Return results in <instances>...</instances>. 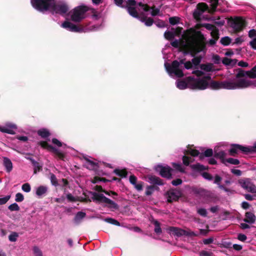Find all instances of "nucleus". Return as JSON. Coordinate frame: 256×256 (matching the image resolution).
<instances>
[{
    "label": "nucleus",
    "instance_id": "nucleus-63",
    "mask_svg": "<svg viewBox=\"0 0 256 256\" xmlns=\"http://www.w3.org/2000/svg\"><path fill=\"white\" fill-rule=\"evenodd\" d=\"M200 62V59L198 58H195L192 59V62L195 66L198 65Z\"/></svg>",
    "mask_w": 256,
    "mask_h": 256
},
{
    "label": "nucleus",
    "instance_id": "nucleus-57",
    "mask_svg": "<svg viewBox=\"0 0 256 256\" xmlns=\"http://www.w3.org/2000/svg\"><path fill=\"white\" fill-rule=\"evenodd\" d=\"M114 4L122 8H126V6L122 5L124 0H114Z\"/></svg>",
    "mask_w": 256,
    "mask_h": 256
},
{
    "label": "nucleus",
    "instance_id": "nucleus-35",
    "mask_svg": "<svg viewBox=\"0 0 256 256\" xmlns=\"http://www.w3.org/2000/svg\"><path fill=\"white\" fill-rule=\"evenodd\" d=\"M180 18L178 16H172L169 18V22L170 24L174 26L180 23Z\"/></svg>",
    "mask_w": 256,
    "mask_h": 256
},
{
    "label": "nucleus",
    "instance_id": "nucleus-7",
    "mask_svg": "<svg viewBox=\"0 0 256 256\" xmlns=\"http://www.w3.org/2000/svg\"><path fill=\"white\" fill-rule=\"evenodd\" d=\"M204 28L210 32H218V29L214 24L200 23L196 24L194 27L184 30L183 32H201Z\"/></svg>",
    "mask_w": 256,
    "mask_h": 256
},
{
    "label": "nucleus",
    "instance_id": "nucleus-46",
    "mask_svg": "<svg viewBox=\"0 0 256 256\" xmlns=\"http://www.w3.org/2000/svg\"><path fill=\"white\" fill-rule=\"evenodd\" d=\"M144 186V182H139L136 184H135L134 186V188L138 192L141 191L142 190Z\"/></svg>",
    "mask_w": 256,
    "mask_h": 256
},
{
    "label": "nucleus",
    "instance_id": "nucleus-21",
    "mask_svg": "<svg viewBox=\"0 0 256 256\" xmlns=\"http://www.w3.org/2000/svg\"><path fill=\"white\" fill-rule=\"evenodd\" d=\"M3 165L8 172H10L13 168V166L10 160L7 157H3Z\"/></svg>",
    "mask_w": 256,
    "mask_h": 256
},
{
    "label": "nucleus",
    "instance_id": "nucleus-3",
    "mask_svg": "<svg viewBox=\"0 0 256 256\" xmlns=\"http://www.w3.org/2000/svg\"><path fill=\"white\" fill-rule=\"evenodd\" d=\"M192 62L190 61L184 62V60H174L170 64L167 62L164 63V67L170 76L172 78H180L184 76V68L188 70L192 68Z\"/></svg>",
    "mask_w": 256,
    "mask_h": 256
},
{
    "label": "nucleus",
    "instance_id": "nucleus-27",
    "mask_svg": "<svg viewBox=\"0 0 256 256\" xmlns=\"http://www.w3.org/2000/svg\"><path fill=\"white\" fill-rule=\"evenodd\" d=\"M222 163L224 164L225 165H226V163H228L234 165H238L240 164V161L238 160L236 158H226V160H224L222 161Z\"/></svg>",
    "mask_w": 256,
    "mask_h": 256
},
{
    "label": "nucleus",
    "instance_id": "nucleus-23",
    "mask_svg": "<svg viewBox=\"0 0 256 256\" xmlns=\"http://www.w3.org/2000/svg\"><path fill=\"white\" fill-rule=\"evenodd\" d=\"M244 221L248 224H254L256 221V216L251 212H246V218L244 219Z\"/></svg>",
    "mask_w": 256,
    "mask_h": 256
},
{
    "label": "nucleus",
    "instance_id": "nucleus-5",
    "mask_svg": "<svg viewBox=\"0 0 256 256\" xmlns=\"http://www.w3.org/2000/svg\"><path fill=\"white\" fill-rule=\"evenodd\" d=\"M228 24L234 30V32L243 31L248 25L245 18L242 16H235L228 19Z\"/></svg>",
    "mask_w": 256,
    "mask_h": 256
},
{
    "label": "nucleus",
    "instance_id": "nucleus-32",
    "mask_svg": "<svg viewBox=\"0 0 256 256\" xmlns=\"http://www.w3.org/2000/svg\"><path fill=\"white\" fill-rule=\"evenodd\" d=\"M236 62V60L235 59H230L225 58L222 60V63L227 66H233Z\"/></svg>",
    "mask_w": 256,
    "mask_h": 256
},
{
    "label": "nucleus",
    "instance_id": "nucleus-61",
    "mask_svg": "<svg viewBox=\"0 0 256 256\" xmlns=\"http://www.w3.org/2000/svg\"><path fill=\"white\" fill-rule=\"evenodd\" d=\"M231 172L238 176H240L242 174L241 170L238 169H232Z\"/></svg>",
    "mask_w": 256,
    "mask_h": 256
},
{
    "label": "nucleus",
    "instance_id": "nucleus-54",
    "mask_svg": "<svg viewBox=\"0 0 256 256\" xmlns=\"http://www.w3.org/2000/svg\"><path fill=\"white\" fill-rule=\"evenodd\" d=\"M52 142L58 147L62 146L63 145L66 146V144H62L60 140L55 138L52 139Z\"/></svg>",
    "mask_w": 256,
    "mask_h": 256
},
{
    "label": "nucleus",
    "instance_id": "nucleus-39",
    "mask_svg": "<svg viewBox=\"0 0 256 256\" xmlns=\"http://www.w3.org/2000/svg\"><path fill=\"white\" fill-rule=\"evenodd\" d=\"M104 221L114 225L120 226V223L118 221L112 218H106L104 219Z\"/></svg>",
    "mask_w": 256,
    "mask_h": 256
},
{
    "label": "nucleus",
    "instance_id": "nucleus-49",
    "mask_svg": "<svg viewBox=\"0 0 256 256\" xmlns=\"http://www.w3.org/2000/svg\"><path fill=\"white\" fill-rule=\"evenodd\" d=\"M10 198V196L8 195L4 198H0V205L4 204L7 202Z\"/></svg>",
    "mask_w": 256,
    "mask_h": 256
},
{
    "label": "nucleus",
    "instance_id": "nucleus-34",
    "mask_svg": "<svg viewBox=\"0 0 256 256\" xmlns=\"http://www.w3.org/2000/svg\"><path fill=\"white\" fill-rule=\"evenodd\" d=\"M34 173L36 174L38 172H40L42 170V164H40L37 162H33Z\"/></svg>",
    "mask_w": 256,
    "mask_h": 256
},
{
    "label": "nucleus",
    "instance_id": "nucleus-11",
    "mask_svg": "<svg viewBox=\"0 0 256 256\" xmlns=\"http://www.w3.org/2000/svg\"><path fill=\"white\" fill-rule=\"evenodd\" d=\"M187 153L190 154L191 156H182L183 164L186 166L194 161V160L192 156H198L200 152L196 150L190 148L187 150Z\"/></svg>",
    "mask_w": 256,
    "mask_h": 256
},
{
    "label": "nucleus",
    "instance_id": "nucleus-51",
    "mask_svg": "<svg viewBox=\"0 0 256 256\" xmlns=\"http://www.w3.org/2000/svg\"><path fill=\"white\" fill-rule=\"evenodd\" d=\"M247 148L249 150H247V154L252 152H256V142L252 146H248Z\"/></svg>",
    "mask_w": 256,
    "mask_h": 256
},
{
    "label": "nucleus",
    "instance_id": "nucleus-41",
    "mask_svg": "<svg viewBox=\"0 0 256 256\" xmlns=\"http://www.w3.org/2000/svg\"><path fill=\"white\" fill-rule=\"evenodd\" d=\"M33 252L35 256H42V254L40 250L36 246L33 248Z\"/></svg>",
    "mask_w": 256,
    "mask_h": 256
},
{
    "label": "nucleus",
    "instance_id": "nucleus-13",
    "mask_svg": "<svg viewBox=\"0 0 256 256\" xmlns=\"http://www.w3.org/2000/svg\"><path fill=\"white\" fill-rule=\"evenodd\" d=\"M156 170L160 172V174L164 178H170L172 176V172L173 170L168 166L158 165L156 167Z\"/></svg>",
    "mask_w": 256,
    "mask_h": 256
},
{
    "label": "nucleus",
    "instance_id": "nucleus-19",
    "mask_svg": "<svg viewBox=\"0 0 256 256\" xmlns=\"http://www.w3.org/2000/svg\"><path fill=\"white\" fill-rule=\"evenodd\" d=\"M54 10L56 13L63 15L68 12L69 8L66 4H61L54 5Z\"/></svg>",
    "mask_w": 256,
    "mask_h": 256
},
{
    "label": "nucleus",
    "instance_id": "nucleus-56",
    "mask_svg": "<svg viewBox=\"0 0 256 256\" xmlns=\"http://www.w3.org/2000/svg\"><path fill=\"white\" fill-rule=\"evenodd\" d=\"M212 253L210 252L202 250L200 252V256H212Z\"/></svg>",
    "mask_w": 256,
    "mask_h": 256
},
{
    "label": "nucleus",
    "instance_id": "nucleus-33",
    "mask_svg": "<svg viewBox=\"0 0 256 256\" xmlns=\"http://www.w3.org/2000/svg\"><path fill=\"white\" fill-rule=\"evenodd\" d=\"M192 169L197 171H202L206 169V168L200 164H196L190 166Z\"/></svg>",
    "mask_w": 256,
    "mask_h": 256
},
{
    "label": "nucleus",
    "instance_id": "nucleus-43",
    "mask_svg": "<svg viewBox=\"0 0 256 256\" xmlns=\"http://www.w3.org/2000/svg\"><path fill=\"white\" fill-rule=\"evenodd\" d=\"M22 190L26 192H28L31 190L30 186L28 183H25L22 186Z\"/></svg>",
    "mask_w": 256,
    "mask_h": 256
},
{
    "label": "nucleus",
    "instance_id": "nucleus-1",
    "mask_svg": "<svg viewBox=\"0 0 256 256\" xmlns=\"http://www.w3.org/2000/svg\"><path fill=\"white\" fill-rule=\"evenodd\" d=\"M213 70L212 64H202L200 70L193 71L198 78L192 82V89L204 90L210 88L212 90L226 89L228 90L244 89L250 86L252 82L247 80L246 76L256 77V66L251 70L245 71L242 68L234 70V78L222 82L215 81L211 79V76L206 72Z\"/></svg>",
    "mask_w": 256,
    "mask_h": 256
},
{
    "label": "nucleus",
    "instance_id": "nucleus-31",
    "mask_svg": "<svg viewBox=\"0 0 256 256\" xmlns=\"http://www.w3.org/2000/svg\"><path fill=\"white\" fill-rule=\"evenodd\" d=\"M86 214L84 212H78L74 217V222L76 224H78L80 222L85 216Z\"/></svg>",
    "mask_w": 256,
    "mask_h": 256
},
{
    "label": "nucleus",
    "instance_id": "nucleus-52",
    "mask_svg": "<svg viewBox=\"0 0 256 256\" xmlns=\"http://www.w3.org/2000/svg\"><path fill=\"white\" fill-rule=\"evenodd\" d=\"M24 199L23 195L21 193H17L16 195V201L17 202H21Z\"/></svg>",
    "mask_w": 256,
    "mask_h": 256
},
{
    "label": "nucleus",
    "instance_id": "nucleus-55",
    "mask_svg": "<svg viewBox=\"0 0 256 256\" xmlns=\"http://www.w3.org/2000/svg\"><path fill=\"white\" fill-rule=\"evenodd\" d=\"M130 182L134 186L137 183V178L134 175H131L129 178Z\"/></svg>",
    "mask_w": 256,
    "mask_h": 256
},
{
    "label": "nucleus",
    "instance_id": "nucleus-4",
    "mask_svg": "<svg viewBox=\"0 0 256 256\" xmlns=\"http://www.w3.org/2000/svg\"><path fill=\"white\" fill-rule=\"evenodd\" d=\"M210 6L205 2H199L196 6V8L193 12V17L197 21L200 22L201 16L204 12L213 14L216 11L218 5V0H210Z\"/></svg>",
    "mask_w": 256,
    "mask_h": 256
},
{
    "label": "nucleus",
    "instance_id": "nucleus-2",
    "mask_svg": "<svg viewBox=\"0 0 256 256\" xmlns=\"http://www.w3.org/2000/svg\"><path fill=\"white\" fill-rule=\"evenodd\" d=\"M200 33H164V38L171 41V45L180 47L196 54L201 51L204 47L202 38L198 34Z\"/></svg>",
    "mask_w": 256,
    "mask_h": 256
},
{
    "label": "nucleus",
    "instance_id": "nucleus-15",
    "mask_svg": "<svg viewBox=\"0 0 256 256\" xmlns=\"http://www.w3.org/2000/svg\"><path fill=\"white\" fill-rule=\"evenodd\" d=\"M96 199L101 202H104L108 204L110 208L117 209L118 205L114 201L106 198L103 194H98L96 196Z\"/></svg>",
    "mask_w": 256,
    "mask_h": 256
},
{
    "label": "nucleus",
    "instance_id": "nucleus-58",
    "mask_svg": "<svg viewBox=\"0 0 256 256\" xmlns=\"http://www.w3.org/2000/svg\"><path fill=\"white\" fill-rule=\"evenodd\" d=\"M182 183V180L180 178H177L176 180H174L172 182V185L174 186H177L180 184Z\"/></svg>",
    "mask_w": 256,
    "mask_h": 256
},
{
    "label": "nucleus",
    "instance_id": "nucleus-29",
    "mask_svg": "<svg viewBox=\"0 0 256 256\" xmlns=\"http://www.w3.org/2000/svg\"><path fill=\"white\" fill-rule=\"evenodd\" d=\"M176 87L180 90H184L187 88V84L182 80H178L176 82Z\"/></svg>",
    "mask_w": 256,
    "mask_h": 256
},
{
    "label": "nucleus",
    "instance_id": "nucleus-10",
    "mask_svg": "<svg viewBox=\"0 0 256 256\" xmlns=\"http://www.w3.org/2000/svg\"><path fill=\"white\" fill-rule=\"evenodd\" d=\"M52 1L54 0H32L31 2L36 9L42 12L48 10Z\"/></svg>",
    "mask_w": 256,
    "mask_h": 256
},
{
    "label": "nucleus",
    "instance_id": "nucleus-26",
    "mask_svg": "<svg viewBox=\"0 0 256 256\" xmlns=\"http://www.w3.org/2000/svg\"><path fill=\"white\" fill-rule=\"evenodd\" d=\"M256 33H248L249 37L252 38V40L250 42L249 44L251 48L256 50V36H254V34Z\"/></svg>",
    "mask_w": 256,
    "mask_h": 256
},
{
    "label": "nucleus",
    "instance_id": "nucleus-48",
    "mask_svg": "<svg viewBox=\"0 0 256 256\" xmlns=\"http://www.w3.org/2000/svg\"><path fill=\"white\" fill-rule=\"evenodd\" d=\"M197 212L200 215L202 216H206L208 214L206 210L204 208L198 209Z\"/></svg>",
    "mask_w": 256,
    "mask_h": 256
},
{
    "label": "nucleus",
    "instance_id": "nucleus-16",
    "mask_svg": "<svg viewBox=\"0 0 256 256\" xmlns=\"http://www.w3.org/2000/svg\"><path fill=\"white\" fill-rule=\"evenodd\" d=\"M180 192L176 190H171L167 192V198L168 202L176 201L180 196Z\"/></svg>",
    "mask_w": 256,
    "mask_h": 256
},
{
    "label": "nucleus",
    "instance_id": "nucleus-12",
    "mask_svg": "<svg viewBox=\"0 0 256 256\" xmlns=\"http://www.w3.org/2000/svg\"><path fill=\"white\" fill-rule=\"evenodd\" d=\"M17 128L15 124L12 122H6L4 126H0V132L10 134H14Z\"/></svg>",
    "mask_w": 256,
    "mask_h": 256
},
{
    "label": "nucleus",
    "instance_id": "nucleus-44",
    "mask_svg": "<svg viewBox=\"0 0 256 256\" xmlns=\"http://www.w3.org/2000/svg\"><path fill=\"white\" fill-rule=\"evenodd\" d=\"M154 191V187L151 186H148L146 188V196H150Z\"/></svg>",
    "mask_w": 256,
    "mask_h": 256
},
{
    "label": "nucleus",
    "instance_id": "nucleus-17",
    "mask_svg": "<svg viewBox=\"0 0 256 256\" xmlns=\"http://www.w3.org/2000/svg\"><path fill=\"white\" fill-rule=\"evenodd\" d=\"M40 145L43 148L47 149L48 150L54 152L60 158H62L63 154H62L57 148L49 144L46 142H40Z\"/></svg>",
    "mask_w": 256,
    "mask_h": 256
},
{
    "label": "nucleus",
    "instance_id": "nucleus-18",
    "mask_svg": "<svg viewBox=\"0 0 256 256\" xmlns=\"http://www.w3.org/2000/svg\"><path fill=\"white\" fill-rule=\"evenodd\" d=\"M62 26L68 30L74 32H80L81 30V28L70 22L65 21L62 24Z\"/></svg>",
    "mask_w": 256,
    "mask_h": 256
},
{
    "label": "nucleus",
    "instance_id": "nucleus-30",
    "mask_svg": "<svg viewBox=\"0 0 256 256\" xmlns=\"http://www.w3.org/2000/svg\"><path fill=\"white\" fill-rule=\"evenodd\" d=\"M152 223L154 225V231L157 234H160L162 233V230L160 228V224L157 220H153Z\"/></svg>",
    "mask_w": 256,
    "mask_h": 256
},
{
    "label": "nucleus",
    "instance_id": "nucleus-22",
    "mask_svg": "<svg viewBox=\"0 0 256 256\" xmlns=\"http://www.w3.org/2000/svg\"><path fill=\"white\" fill-rule=\"evenodd\" d=\"M140 20L144 22V24L147 26H150L154 22V20L152 18H148L144 13L140 18Z\"/></svg>",
    "mask_w": 256,
    "mask_h": 256
},
{
    "label": "nucleus",
    "instance_id": "nucleus-60",
    "mask_svg": "<svg viewBox=\"0 0 256 256\" xmlns=\"http://www.w3.org/2000/svg\"><path fill=\"white\" fill-rule=\"evenodd\" d=\"M115 174L120 176H125L126 174L124 172L122 171L119 170H114Z\"/></svg>",
    "mask_w": 256,
    "mask_h": 256
},
{
    "label": "nucleus",
    "instance_id": "nucleus-25",
    "mask_svg": "<svg viewBox=\"0 0 256 256\" xmlns=\"http://www.w3.org/2000/svg\"><path fill=\"white\" fill-rule=\"evenodd\" d=\"M149 182L152 184H156L159 186H162L164 184V183L162 180L156 176H150L148 178Z\"/></svg>",
    "mask_w": 256,
    "mask_h": 256
},
{
    "label": "nucleus",
    "instance_id": "nucleus-20",
    "mask_svg": "<svg viewBox=\"0 0 256 256\" xmlns=\"http://www.w3.org/2000/svg\"><path fill=\"white\" fill-rule=\"evenodd\" d=\"M169 232L177 236H185L186 230L176 227H170L168 228Z\"/></svg>",
    "mask_w": 256,
    "mask_h": 256
},
{
    "label": "nucleus",
    "instance_id": "nucleus-50",
    "mask_svg": "<svg viewBox=\"0 0 256 256\" xmlns=\"http://www.w3.org/2000/svg\"><path fill=\"white\" fill-rule=\"evenodd\" d=\"M204 156L206 157H210L213 154V150L211 148L206 149L203 153Z\"/></svg>",
    "mask_w": 256,
    "mask_h": 256
},
{
    "label": "nucleus",
    "instance_id": "nucleus-42",
    "mask_svg": "<svg viewBox=\"0 0 256 256\" xmlns=\"http://www.w3.org/2000/svg\"><path fill=\"white\" fill-rule=\"evenodd\" d=\"M216 156L220 158L222 162L224 160L226 159L225 158V157L226 156V153L223 150L216 152Z\"/></svg>",
    "mask_w": 256,
    "mask_h": 256
},
{
    "label": "nucleus",
    "instance_id": "nucleus-24",
    "mask_svg": "<svg viewBox=\"0 0 256 256\" xmlns=\"http://www.w3.org/2000/svg\"><path fill=\"white\" fill-rule=\"evenodd\" d=\"M48 191V187L44 186H40L36 188V194L40 197L44 195Z\"/></svg>",
    "mask_w": 256,
    "mask_h": 256
},
{
    "label": "nucleus",
    "instance_id": "nucleus-14",
    "mask_svg": "<svg viewBox=\"0 0 256 256\" xmlns=\"http://www.w3.org/2000/svg\"><path fill=\"white\" fill-rule=\"evenodd\" d=\"M249 150L246 146H243L238 144H232L231 145L229 150L230 155L234 156L237 154L239 151H241L244 154H247V150Z\"/></svg>",
    "mask_w": 256,
    "mask_h": 256
},
{
    "label": "nucleus",
    "instance_id": "nucleus-47",
    "mask_svg": "<svg viewBox=\"0 0 256 256\" xmlns=\"http://www.w3.org/2000/svg\"><path fill=\"white\" fill-rule=\"evenodd\" d=\"M8 209L12 211H17L20 210V207L16 203H14L8 206Z\"/></svg>",
    "mask_w": 256,
    "mask_h": 256
},
{
    "label": "nucleus",
    "instance_id": "nucleus-28",
    "mask_svg": "<svg viewBox=\"0 0 256 256\" xmlns=\"http://www.w3.org/2000/svg\"><path fill=\"white\" fill-rule=\"evenodd\" d=\"M38 134L42 138H46L50 135L49 131L46 128H42L38 131Z\"/></svg>",
    "mask_w": 256,
    "mask_h": 256
},
{
    "label": "nucleus",
    "instance_id": "nucleus-40",
    "mask_svg": "<svg viewBox=\"0 0 256 256\" xmlns=\"http://www.w3.org/2000/svg\"><path fill=\"white\" fill-rule=\"evenodd\" d=\"M151 10H152L151 12V15L152 16H155L160 14V8H156L155 6H154L151 7Z\"/></svg>",
    "mask_w": 256,
    "mask_h": 256
},
{
    "label": "nucleus",
    "instance_id": "nucleus-38",
    "mask_svg": "<svg viewBox=\"0 0 256 256\" xmlns=\"http://www.w3.org/2000/svg\"><path fill=\"white\" fill-rule=\"evenodd\" d=\"M173 168L176 170L180 172H184V168H182V165L180 164L173 162L172 164Z\"/></svg>",
    "mask_w": 256,
    "mask_h": 256
},
{
    "label": "nucleus",
    "instance_id": "nucleus-53",
    "mask_svg": "<svg viewBox=\"0 0 256 256\" xmlns=\"http://www.w3.org/2000/svg\"><path fill=\"white\" fill-rule=\"evenodd\" d=\"M202 177L206 180H212V176L210 174L206 172H202Z\"/></svg>",
    "mask_w": 256,
    "mask_h": 256
},
{
    "label": "nucleus",
    "instance_id": "nucleus-6",
    "mask_svg": "<svg viewBox=\"0 0 256 256\" xmlns=\"http://www.w3.org/2000/svg\"><path fill=\"white\" fill-rule=\"evenodd\" d=\"M88 8L86 6H80L74 8L71 12L70 19L74 22H80L86 18V13Z\"/></svg>",
    "mask_w": 256,
    "mask_h": 256
},
{
    "label": "nucleus",
    "instance_id": "nucleus-8",
    "mask_svg": "<svg viewBox=\"0 0 256 256\" xmlns=\"http://www.w3.org/2000/svg\"><path fill=\"white\" fill-rule=\"evenodd\" d=\"M136 4V2L135 0H128L126 2V8L130 16L140 20L144 12L138 13L134 7Z\"/></svg>",
    "mask_w": 256,
    "mask_h": 256
},
{
    "label": "nucleus",
    "instance_id": "nucleus-37",
    "mask_svg": "<svg viewBox=\"0 0 256 256\" xmlns=\"http://www.w3.org/2000/svg\"><path fill=\"white\" fill-rule=\"evenodd\" d=\"M18 234L16 232H12L8 236V240L10 242H15L16 241Z\"/></svg>",
    "mask_w": 256,
    "mask_h": 256
},
{
    "label": "nucleus",
    "instance_id": "nucleus-62",
    "mask_svg": "<svg viewBox=\"0 0 256 256\" xmlns=\"http://www.w3.org/2000/svg\"><path fill=\"white\" fill-rule=\"evenodd\" d=\"M238 238L242 242H244L246 240V236L244 234H240L238 235Z\"/></svg>",
    "mask_w": 256,
    "mask_h": 256
},
{
    "label": "nucleus",
    "instance_id": "nucleus-45",
    "mask_svg": "<svg viewBox=\"0 0 256 256\" xmlns=\"http://www.w3.org/2000/svg\"><path fill=\"white\" fill-rule=\"evenodd\" d=\"M50 180L52 184L54 186H57L58 184L57 178H56V176L53 174H50Z\"/></svg>",
    "mask_w": 256,
    "mask_h": 256
},
{
    "label": "nucleus",
    "instance_id": "nucleus-64",
    "mask_svg": "<svg viewBox=\"0 0 256 256\" xmlns=\"http://www.w3.org/2000/svg\"><path fill=\"white\" fill-rule=\"evenodd\" d=\"M221 180H222V178H220V176L218 175H216L215 176L214 183L218 185L220 184V182L221 181Z\"/></svg>",
    "mask_w": 256,
    "mask_h": 256
},
{
    "label": "nucleus",
    "instance_id": "nucleus-9",
    "mask_svg": "<svg viewBox=\"0 0 256 256\" xmlns=\"http://www.w3.org/2000/svg\"><path fill=\"white\" fill-rule=\"evenodd\" d=\"M240 186L245 190L251 193H256V186L248 178H244L238 180Z\"/></svg>",
    "mask_w": 256,
    "mask_h": 256
},
{
    "label": "nucleus",
    "instance_id": "nucleus-36",
    "mask_svg": "<svg viewBox=\"0 0 256 256\" xmlns=\"http://www.w3.org/2000/svg\"><path fill=\"white\" fill-rule=\"evenodd\" d=\"M232 40L228 36H224L221 38L220 42L224 46H228L231 42Z\"/></svg>",
    "mask_w": 256,
    "mask_h": 256
},
{
    "label": "nucleus",
    "instance_id": "nucleus-59",
    "mask_svg": "<svg viewBox=\"0 0 256 256\" xmlns=\"http://www.w3.org/2000/svg\"><path fill=\"white\" fill-rule=\"evenodd\" d=\"M213 242H214V239L212 238H208L204 239L203 240V243L204 244H212Z\"/></svg>",
    "mask_w": 256,
    "mask_h": 256
}]
</instances>
